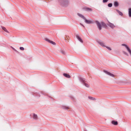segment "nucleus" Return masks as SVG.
<instances>
[{"instance_id":"obj_1","label":"nucleus","mask_w":131,"mask_h":131,"mask_svg":"<svg viewBox=\"0 0 131 131\" xmlns=\"http://www.w3.org/2000/svg\"><path fill=\"white\" fill-rule=\"evenodd\" d=\"M96 23L97 25L99 30H101V25H104L105 24L103 22H102L101 24H100L99 22L97 21H96Z\"/></svg>"},{"instance_id":"obj_2","label":"nucleus","mask_w":131,"mask_h":131,"mask_svg":"<svg viewBox=\"0 0 131 131\" xmlns=\"http://www.w3.org/2000/svg\"><path fill=\"white\" fill-rule=\"evenodd\" d=\"M104 72L107 74L112 77H115V75L105 70H104Z\"/></svg>"},{"instance_id":"obj_3","label":"nucleus","mask_w":131,"mask_h":131,"mask_svg":"<svg viewBox=\"0 0 131 131\" xmlns=\"http://www.w3.org/2000/svg\"><path fill=\"white\" fill-rule=\"evenodd\" d=\"M98 43L101 46L103 47H105V44L102 41H98Z\"/></svg>"},{"instance_id":"obj_4","label":"nucleus","mask_w":131,"mask_h":131,"mask_svg":"<svg viewBox=\"0 0 131 131\" xmlns=\"http://www.w3.org/2000/svg\"><path fill=\"white\" fill-rule=\"evenodd\" d=\"M83 9H84L85 10L89 11H91L92 10L91 8L88 7L84 8H83Z\"/></svg>"},{"instance_id":"obj_5","label":"nucleus","mask_w":131,"mask_h":131,"mask_svg":"<svg viewBox=\"0 0 131 131\" xmlns=\"http://www.w3.org/2000/svg\"><path fill=\"white\" fill-rule=\"evenodd\" d=\"M60 52L63 54H66V52L65 51L61 49H60L59 50Z\"/></svg>"},{"instance_id":"obj_6","label":"nucleus","mask_w":131,"mask_h":131,"mask_svg":"<svg viewBox=\"0 0 131 131\" xmlns=\"http://www.w3.org/2000/svg\"><path fill=\"white\" fill-rule=\"evenodd\" d=\"M84 19L85 20V22L87 24H90L92 23V21L91 20H87L85 18V19Z\"/></svg>"},{"instance_id":"obj_7","label":"nucleus","mask_w":131,"mask_h":131,"mask_svg":"<svg viewBox=\"0 0 131 131\" xmlns=\"http://www.w3.org/2000/svg\"><path fill=\"white\" fill-rule=\"evenodd\" d=\"M63 75L64 76L68 78H70V76L67 73H64Z\"/></svg>"},{"instance_id":"obj_8","label":"nucleus","mask_w":131,"mask_h":131,"mask_svg":"<svg viewBox=\"0 0 131 131\" xmlns=\"http://www.w3.org/2000/svg\"><path fill=\"white\" fill-rule=\"evenodd\" d=\"M83 41H77L76 43L79 46L81 45H82Z\"/></svg>"},{"instance_id":"obj_9","label":"nucleus","mask_w":131,"mask_h":131,"mask_svg":"<svg viewBox=\"0 0 131 131\" xmlns=\"http://www.w3.org/2000/svg\"><path fill=\"white\" fill-rule=\"evenodd\" d=\"M49 42L53 45H55L56 43L54 41H48Z\"/></svg>"},{"instance_id":"obj_10","label":"nucleus","mask_w":131,"mask_h":131,"mask_svg":"<svg viewBox=\"0 0 131 131\" xmlns=\"http://www.w3.org/2000/svg\"><path fill=\"white\" fill-rule=\"evenodd\" d=\"M112 123L114 125H116L118 124V122L117 121H113L112 122Z\"/></svg>"},{"instance_id":"obj_11","label":"nucleus","mask_w":131,"mask_h":131,"mask_svg":"<svg viewBox=\"0 0 131 131\" xmlns=\"http://www.w3.org/2000/svg\"><path fill=\"white\" fill-rule=\"evenodd\" d=\"M37 115L35 114H34L33 117V118L34 119H37Z\"/></svg>"},{"instance_id":"obj_12","label":"nucleus","mask_w":131,"mask_h":131,"mask_svg":"<svg viewBox=\"0 0 131 131\" xmlns=\"http://www.w3.org/2000/svg\"><path fill=\"white\" fill-rule=\"evenodd\" d=\"M114 5L115 7H117L118 6V2H115L114 3Z\"/></svg>"},{"instance_id":"obj_13","label":"nucleus","mask_w":131,"mask_h":131,"mask_svg":"<svg viewBox=\"0 0 131 131\" xmlns=\"http://www.w3.org/2000/svg\"><path fill=\"white\" fill-rule=\"evenodd\" d=\"M2 28L4 30V31H5L7 32H8V31L6 29V28L4 27H2Z\"/></svg>"},{"instance_id":"obj_14","label":"nucleus","mask_w":131,"mask_h":131,"mask_svg":"<svg viewBox=\"0 0 131 131\" xmlns=\"http://www.w3.org/2000/svg\"><path fill=\"white\" fill-rule=\"evenodd\" d=\"M79 80H80V81H81V82H82L83 83V84L84 83V82H84L85 80L83 79H82V78H80L79 79Z\"/></svg>"},{"instance_id":"obj_15","label":"nucleus","mask_w":131,"mask_h":131,"mask_svg":"<svg viewBox=\"0 0 131 131\" xmlns=\"http://www.w3.org/2000/svg\"><path fill=\"white\" fill-rule=\"evenodd\" d=\"M129 15L130 17H131V8L129 9Z\"/></svg>"},{"instance_id":"obj_16","label":"nucleus","mask_w":131,"mask_h":131,"mask_svg":"<svg viewBox=\"0 0 131 131\" xmlns=\"http://www.w3.org/2000/svg\"><path fill=\"white\" fill-rule=\"evenodd\" d=\"M116 11L118 13L119 15L122 16L123 15V13L119 10H116Z\"/></svg>"},{"instance_id":"obj_17","label":"nucleus","mask_w":131,"mask_h":131,"mask_svg":"<svg viewBox=\"0 0 131 131\" xmlns=\"http://www.w3.org/2000/svg\"><path fill=\"white\" fill-rule=\"evenodd\" d=\"M128 51V52L131 55V50L129 48H127V49Z\"/></svg>"},{"instance_id":"obj_18","label":"nucleus","mask_w":131,"mask_h":131,"mask_svg":"<svg viewBox=\"0 0 131 131\" xmlns=\"http://www.w3.org/2000/svg\"><path fill=\"white\" fill-rule=\"evenodd\" d=\"M83 84L87 88H89V85L88 84L86 83L85 82H84Z\"/></svg>"},{"instance_id":"obj_19","label":"nucleus","mask_w":131,"mask_h":131,"mask_svg":"<svg viewBox=\"0 0 131 131\" xmlns=\"http://www.w3.org/2000/svg\"><path fill=\"white\" fill-rule=\"evenodd\" d=\"M78 15L79 16L81 17L84 19H85V18L82 15L79 14H78Z\"/></svg>"},{"instance_id":"obj_20","label":"nucleus","mask_w":131,"mask_h":131,"mask_svg":"<svg viewBox=\"0 0 131 131\" xmlns=\"http://www.w3.org/2000/svg\"><path fill=\"white\" fill-rule=\"evenodd\" d=\"M77 38L79 41H82L81 38L78 36H77Z\"/></svg>"},{"instance_id":"obj_21","label":"nucleus","mask_w":131,"mask_h":131,"mask_svg":"<svg viewBox=\"0 0 131 131\" xmlns=\"http://www.w3.org/2000/svg\"><path fill=\"white\" fill-rule=\"evenodd\" d=\"M109 25L111 27H112V28H113L114 27V26L113 25V24H109Z\"/></svg>"},{"instance_id":"obj_22","label":"nucleus","mask_w":131,"mask_h":131,"mask_svg":"<svg viewBox=\"0 0 131 131\" xmlns=\"http://www.w3.org/2000/svg\"><path fill=\"white\" fill-rule=\"evenodd\" d=\"M122 45L125 46V47L126 48V49L128 47L125 44H122Z\"/></svg>"},{"instance_id":"obj_23","label":"nucleus","mask_w":131,"mask_h":131,"mask_svg":"<svg viewBox=\"0 0 131 131\" xmlns=\"http://www.w3.org/2000/svg\"><path fill=\"white\" fill-rule=\"evenodd\" d=\"M112 3H109L108 5V6L109 7H111L112 6Z\"/></svg>"},{"instance_id":"obj_24","label":"nucleus","mask_w":131,"mask_h":131,"mask_svg":"<svg viewBox=\"0 0 131 131\" xmlns=\"http://www.w3.org/2000/svg\"><path fill=\"white\" fill-rule=\"evenodd\" d=\"M108 1V0H103V3H105L107 2Z\"/></svg>"},{"instance_id":"obj_25","label":"nucleus","mask_w":131,"mask_h":131,"mask_svg":"<svg viewBox=\"0 0 131 131\" xmlns=\"http://www.w3.org/2000/svg\"><path fill=\"white\" fill-rule=\"evenodd\" d=\"M20 49L21 50H24V48L23 47H20Z\"/></svg>"},{"instance_id":"obj_26","label":"nucleus","mask_w":131,"mask_h":131,"mask_svg":"<svg viewBox=\"0 0 131 131\" xmlns=\"http://www.w3.org/2000/svg\"><path fill=\"white\" fill-rule=\"evenodd\" d=\"M123 53H124V54H125L127 55V56H128V54L127 53H126V52H123Z\"/></svg>"},{"instance_id":"obj_27","label":"nucleus","mask_w":131,"mask_h":131,"mask_svg":"<svg viewBox=\"0 0 131 131\" xmlns=\"http://www.w3.org/2000/svg\"><path fill=\"white\" fill-rule=\"evenodd\" d=\"M106 48L108 49L109 50H111V49L110 48H109V47H106Z\"/></svg>"},{"instance_id":"obj_28","label":"nucleus","mask_w":131,"mask_h":131,"mask_svg":"<svg viewBox=\"0 0 131 131\" xmlns=\"http://www.w3.org/2000/svg\"><path fill=\"white\" fill-rule=\"evenodd\" d=\"M46 41H50L49 40H48V39L47 38H45V40Z\"/></svg>"},{"instance_id":"obj_29","label":"nucleus","mask_w":131,"mask_h":131,"mask_svg":"<svg viewBox=\"0 0 131 131\" xmlns=\"http://www.w3.org/2000/svg\"><path fill=\"white\" fill-rule=\"evenodd\" d=\"M89 98L90 99H92V100H93V98L92 97H89Z\"/></svg>"},{"instance_id":"obj_30","label":"nucleus","mask_w":131,"mask_h":131,"mask_svg":"<svg viewBox=\"0 0 131 131\" xmlns=\"http://www.w3.org/2000/svg\"><path fill=\"white\" fill-rule=\"evenodd\" d=\"M13 48V50H14L15 51H17V50L16 49H15L14 48Z\"/></svg>"},{"instance_id":"obj_31","label":"nucleus","mask_w":131,"mask_h":131,"mask_svg":"<svg viewBox=\"0 0 131 131\" xmlns=\"http://www.w3.org/2000/svg\"><path fill=\"white\" fill-rule=\"evenodd\" d=\"M67 109H68L69 108H68L67 107Z\"/></svg>"}]
</instances>
